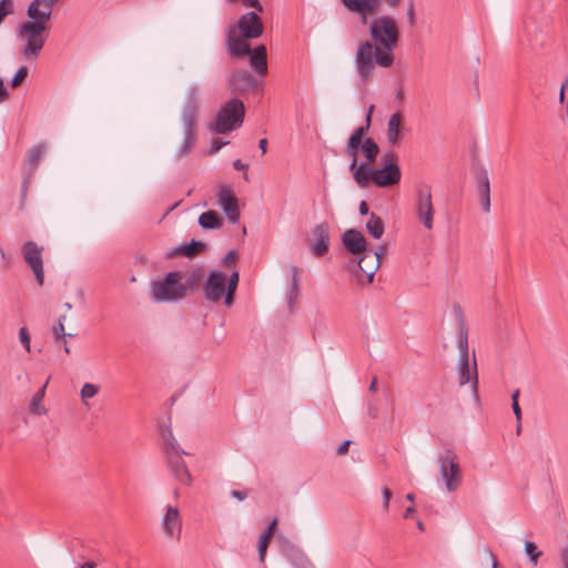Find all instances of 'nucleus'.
Masks as SVG:
<instances>
[{"instance_id":"3c124183","label":"nucleus","mask_w":568,"mask_h":568,"mask_svg":"<svg viewBox=\"0 0 568 568\" xmlns=\"http://www.w3.org/2000/svg\"><path fill=\"white\" fill-rule=\"evenodd\" d=\"M560 561L564 568H568V545L560 549Z\"/></svg>"},{"instance_id":"f8f14e48","label":"nucleus","mask_w":568,"mask_h":568,"mask_svg":"<svg viewBox=\"0 0 568 568\" xmlns=\"http://www.w3.org/2000/svg\"><path fill=\"white\" fill-rule=\"evenodd\" d=\"M217 203L220 207L223 210L227 220L232 224H236L240 221V209L237 203V197L235 196L232 189L227 185L220 187L216 193Z\"/></svg>"},{"instance_id":"e433bc0d","label":"nucleus","mask_w":568,"mask_h":568,"mask_svg":"<svg viewBox=\"0 0 568 568\" xmlns=\"http://www.w3.org/2000/svg\"><path fill=\"white\" fill-rule=\"evenodd\" d=\"M47 152V146L44 144H38L30 150L29 153V162L32 168H37L41 162L42 158Z\"/></svg>"},{"instance_id":"39448f33","label":"nucleus","mask_w":568,"mask_h":568,"mask_svg":"<svg viewBox=\"0 0 568 568\" xmlns=\"http://www.w3.org/2000/svg\"><path fill=\"white\" fill-rule=\"evenodd\" d=\"M382 164L381 169H374L368 165L365 171V183L356 185L361 189H366L371 183H374L378 187H388L399 183L402 172L398 164L394 162L393 152H387L382 156Z\"/></svg>"},{"instance_id":"f03ea898","label":"nucleus","mask_w":568,"mask_h":568,"mask_svg":"<svg viewBox=\"0 0 568 568\" xmlns=\"http://www.w3.org/2000/svg\"><path fill=\"white\" fill-rule=\"evenodd\" d=\"M240 281V273L233 270L229 275L220 270H212L207 273L202 284V293L211 303L224 300V305L231 307L234 303V294Z\"/></svg>"},{"instance_id":"4d7b16f0","label":"nucleus","mask_w":568,"mask_h":568,"mask_svg":"<svg viewBox=\"0 0 568 568\" xmlns=\"http://www.w3.org/2000/svg\"><path fill=\"white\" fill-rule=\"evenodd\" d=\"M511 407H513L514 414L516 416V419H517V422L519 424L520 420H521V409L519 407V404L518 403H513Z\"/></svg>"},{"instance_id":"4c0bfd02","label":"nucleus","mask_w":568,"mask_h":568,"mask_svg":"<svg viewBox=\"0 0 568 568\" xmlns=\"http://www.w3.org/2000/svg\"><path fill=\"white\" fill-rule=\"evenodd\" d=\"M457 347L459 351V357H464V355L465 357H469L467 332L463 327L457 335Z\"/></svg>"},{"instance_id":"423d86ee","label":"nucleus","mask_w":568,"mask_h":568,"mask_svg":"<svg viewBox=\"0 0 568 568\" xmlns=\"http://www.w3.org/2000/svg\"><path fill=\"white\" fill-rule=\"evenodd\" d=\"M437 463L446 491H456L463 483V470L457 454L452 448L445 449L438 455Z\"/></svg>"},{"instance_id":"79ce46f5","label":"nucleus","mask_w":568,"mask_h":568,"mask_svg":"<svg viewBox=\"0 0 568 568\" xmlns=\"http://www.w3.org/2000/svg\"><path fill=\"white\" fill-rule=\"evenodd\" d=\"M164 442L170 456H174L178 453H181L178 448V442L175 440L171 432L168 435H164Z\"/></svg>"},{"instance_id":"6e6d98bb","label":"nucleus","mask_w":568,"mask_h":568,"mask_svg":"<svg viewBox=\"0 0 568 568\" xmlns=\"http://www.w3.org/2000/svg\"><path fill=\"white\" fill-rule=\"evenodd\" d=\"M231 496L237 500H244L246 498V493L243 490H232Z\"/></svg>"},{"instance_id":"864d4df0","label":"nucleus","mask_w":568,"mask_h":568,"mask_svg":"<svg viewBox=\"0 0 568 568\" xmlns=\"http://www.w3.org/2000/svg\"><path fill=\"white\" fill-rule=\"evenodd\" d=\"M407 19L409 23L413 26L415 23V8L414 4L410 3L407 9Z\"/></svg>"},{"instance_id":"f704fd0d","label":"nucleus","mask_w":568,"mask_h":568,"mask_svg":"<svg viewBox=\"0 0 568 568\" xmlns=\"http://www.w3.org/2000/svg\"><path fill=\"white\" fill-rule=\"evenodd\" d=\"M373 105L369 106V110H368V113L366 115V126H359L357 128L353 134L349 136L348 139V142H352V143H355V144H363V139H364V135H365V132L366 130L369 128V123H371V114L373 112Z\"/></svg>"},{"instance_id":"a18cd8bd","label":"nucleus","mask_w":568,"mask_h":568,"mask_svg":"<svg viewBox=\"0 0 568 568\" xmlns=\"http://www.w3.org/2000/svg\"><path fill=\"white\" fill-rule=\"evenodd\" d=\"M27 75H28V68L24 65L20 67L11 80V85L13 88L19 87L22 83V81L27 78Z\"/></svg>"},{"instance_id":"8fccbe9b","label":"nucleus","mask_w":568,"mask_h":568,"mask_svg":"<svg viewBox=\"0 0 568 568\" xmlns=\"http://www.w3.org/2000/svg\"><path fill=\"white\" fill-rule=\"evenodd\" d=\"M243 4L247 8H254L256 12H263V7L260 0H242Z\"/></svg>"},{"instance_id":"338daca9","label":"nucleus","mask_w":568,"mask_h":568,"mask_svg":"<svg viewBox=\"0 0 568 568\" xmlns=\"http://www.w3.org/2000/svg\"><path fill=\"white\" fill-rule=\"evenodd\" d=\"M376 387H377V381L376 378H374L369 385V390L371 392H375L376 390Z\"/></svg>"},{"instance_id":"9d476101","label":"nucleus","mask_w":568,"mask_h":568,"mask_svg":"<svg viewBox=\"0 0 568 568\" xmlns=\"http://www.w3.org/2000/svg\"><path fill=\"white\" fill-rule=\"evenodd\" d=\"M183 521L176 506L166 505L161 518V529L168 538L180 540Z\"/></svg>"},{"instance_id":"5701e85b","label":"nucleus","mask_w":568,"mask_h":568,"mask_svg":"<svg viewBox=\"0 0 568 568\" xmlns=\"http://www.w3.org/2000/svg\"><path fill=\"white\" fill-rule=\"evenodd\" d=\"M477 193L479 196V204L485 213L490 212V182L487 172H481L479 175Z\"/></svg>"},{"instance_id":"6e6552de","label":"nucleus","mask_w":568,"mask_h":568,"mask_svg":"<svg viewBox=\"0 0 568 568\" xmlns=\"http://www.w3.org/2000/svg\"><path fill=\"white\" fill-rule=\"evenodd\" d=\"M413 211L416 220L423 226L432 231L434 227L435 207L433 204L432 187L426 183H419L414 189Z\"/></svg>"},{"instance_id":"0eeeda50","label":"nucleus","mask_w":568,"mask_h":568,"mask_svg":"<svg viewBox=\"0 0 568 568\" xmlns=\"http://www.w3.org/2000/svg\"><path fill=\"white\" fill-rule=\"evenodd\" d=\"M47 28L36 23L22 22L17 29V37L22 47L20 53L24 58H38L45 43Z\"/></svg>"},{"instance_id":"13d9d810","label":"nucleus","mask_w":568,"mask_h":568,"mask_svg":"<svg viewBox=\"0 0 568 568\" xmlns=\"http://www.w3.org/2000/svg\"><path fill=\"white\" fill-rule=\"evenodd\" d=\"M233 166L235 170H240V171H245L248 168V165L243 163L240 159H237L233 162Z\"/></svg>"},{"instance_id":"473e14b6","label":"nucleus","mask_w":568,"mask_h":568,"mask_svg":"<svg viewBox=\"0 0 568 568\" xmlns=\"http://www.w3.org/2000/svg\"><path fill=\"white\" fill-rule=\"evenodd\" d=\"M201 89L199 84H191L185 92L184 104L186 106H194L199 109Z\"/></svg>"},{"instance_id":"0e129e2a","label":"nucleus","mask_w":568,"mask_h":568,"mask_svg":"<svg viewBox=\"0 0 568 568\" xmlns=\"http://www.w3.org/2000/svg\"><path fill=\"white\" fill-rule=\"evenodd\" d=\"M488 554L493 561L491 568H498V561H497L496 556L493 554L491 550H488Z\"/></svg>"},{"instance_id":"a19ab883","label":"nucleus","mask_w":568,"mask_h":568,"mask_svg":"<svg viewBox=\"0 0 568 568\" xmlns=\"http://www.w3.org/2000/svg\"><path fill=\"white\" fill-rule=\"evenodd\" d=\"M525 551L526 555L530 558V560L537 565L539 557L541 556V551L537 549V546L532 541L525 542Z\"/></svg>"},{"instance_id":"7ed1b4c3","label":"nucleus","mask_w":568,"mask_h":568,"mask_svg":"<svg viewBox=\"0 0 568 568\" xmlns=\"http://www.w3.org/2000/svg\"><path fill=\"white\" fill-rule=\"evenodd\" d=\"M187 287L182 283V274L178 271L168 273L163 278L151 282L150 300L154 303H172L184 298Z\"/></svg>"},{"instance_id":"ea45409f","label":"nucleus","mask_w":568,"mask_h":568,"mask_svg":"<svg viewBox=\"0 0 568 568\" xmlns=\"http://www.w3.org/2000/svg\"><path fill=\"white\" fill-rule=\"evenodd\" d=\"M270 532H263L257 544L258 559L264 562L266 550L270 544Z\"/></svg>"},{"instance_id":"aec40b11","label":"nucleus","mask_w":568,"mask_h":568,"mask_svg":"<svg viewBox=\"0 0 568 568\" xmlns=\"http://www.w3.org/2000/svg\"><path fill=\"white\" fill-rule=\"evenodd\" d=\"M250 57V64L254 71L258 74L264 75L267 72V52L266 47L261 44L247 54Z\"/></svg>"},{"instance_id":"052dcab7","label":"nucleus","mask_w":568,"mask_h":568,"mask_svg":"<svg viewBox=\"0 0 568 568\" xmlns=\"http://www.w3.org/2000/svg\"><path fill=\"white\" fill-rule=\"evenodd\" d=\"M359 213L362 215H367L368 214V205L365 201H362L361 204H359Z\"/></svg>"},{"instance_id":"20e7f679","label":"nucleus","mask_w":568,"mask_h":568,"mask_svg":"<svg viewBox=\"0 0 568 568\" xmlns=\"http://www.w3.org/2000/svg\"><path fill=\"white\" fill-rule=\"evenodd\" d=\"M245 108L241 100L231 99L217 111L215 119L209 124L214 134H226L239 129L244 121Z\"/></svg>"},{"instance_id":"393cba45","label":"nucleus","mask_w":568,"mask_h":568,"mask_svg":"<svg viewBox=\"0 0 568 568\" xmlns=\"http://www.w3.org/2000/svg\"><path fill=\"white\" fill-rule=\"evenodd\" d=\"M316 241L312 247V252L316 256H323L328 251V234L324 225H320L315 231Z\"/></svg>"},{"instance_id":"72a5a7b5","label":"nucleus","mask_w":568,"mask_h":568,"mask_svg":"<svg viewBox=\"0 0 568 568\" xmlns=\"http://www.w3.org/2000/svg\"><path fill=\"white\" fill-rule=\"evenodd\" d=\"M205 248V244L201 241L192 240L189 244L176 248L178 253L185 256H194Z\"/></svg>"},{"instance_id":"49530a36","label":"nucleus","mask_w":568,"mask_h":568,"mask_svg":"<svg viewBox=\"0 0 568 568\" xmlns=\"http://www.w3.org/2000/svg\"><path fill=\"white\" fill-rule=\"evenodd\" d=\"M64 321L65 316L63 315L59 318L58 324L54 326L53 334L58 339L63 338L65 336Z\"/></svg>"},{"instance_id":"ddd939ff","label":"nucleus","mask_w":568,"mask_h":568,"mask_svg":"<svg viewBox=\"0 0 568 568\" xmlns=\"http://www.w3.org/2000/svg\"><path fill=\"white\" fill-rule=\"evenodd\" d=\"M237 28L244 39H256L264 30L263 22L255 11L244 13L239 19Z\"/></svg>"},{"instance_id":"de8ad7c7","label":"nucleus","mask_w":568,"mask_h":568,"mask_svg":"<svg viewBox=\"0 0 568 568\" xmlns=\"http://www.w3.org/2000/svg\"><path fill=\"white\" fill-rule=\"evenodd\" d=\"M382 495H383V509L387 511L389 508V501L392 499L393 493L389 488L384 487L382 489Z\"/></svg>"},{"instance_id":"9b49d317","label":"nucleus","mask_w":568,"mask_h":568,"mask_svg":"<svg viewBox=\"0 0 568 568\" xmlns=\"http://www.w3.org/2000/svg\"><path fill=\"white\" fill-rule=\"evenodd\" d=\"M457 373L459 385L463 386L470 383L473 395L477 397L478 372L476 358L474 357L470 362V357H459L457 363Z\"/></svg>"},{"instance_id":"cd10ccee","label":"nucleus","mask_w":568,"mask_h":568,"mask_svg":"<svg viewBox=\"0 0 568 568\" xmlns=\"http://www.w3.org/2000/svg\"><path fill=\"white\" fill-rule=\"evenodd\" d=\"M366 230L374 239H381L385 231L383 220L375 213H371L366 222Z\"/></svg>"},{"instance_id":"c85d7f7f","label":"nucleus","mask_w":568,"mask_h":568,"mask_svg":"<svg viewBox=\"0 0 568 568\" xmlns=\"http://www.w3.org/2000/svg\"><path fill=\"white\" fill-rule=\"evenodd\" d=\"M199 109L194 106L183 105L182 109V122L184 131L195 132L196 113Z\"/></svg>"},{"instance_id":"69168bd1","label":"nucleus","mask_w":568,"mask_h":568,"mask_svg":"<svg viewBox=\"0 0 568 568\" xmlns=\"http://www.w3.org/2000/svg\"><path fill=\"white\" fill-rule=\"evenodd\" d=\"M518 398H519V389H516L511 394V402L513 403H518Z\"/></svg>"},{"instance_id":"c9c22d12","label":"nucleus","mask_w":568,"mask_h":568,"mask_svg":"<svg viewBox=\"0 0 568 568\" xmlns=\"http://www.w3.org/2000/svg\"><path fill=\"white\" fill-rule=\"evenodd\" d=\"M195 141V132L184 131V138L181 146L179 148L176 155L179 159L184 158L192 149Z\"/></svg>"},{"instance_id":"2eb2a0df","label":"nucleus","mask_w":568,"mask_h":568,"mask_svg":"<svg viewBox=\"0 0 568 568\" xmlns=\"http://www.w3.org/2000/svg\"><path fill=\"white\" fill-rule=\"evenodd\" d=\"M52 9L48 7L42 0H33L27 10L30 20L27 23H36L38 26L48 27L51 19Z\"/></svg>"},{"instance_id":"b1692460","label":"nucleus","mask_w":568,"mask_h":568,"mask_svg":"<svg viewBox=\"0 0 568 568\" xmlns=\"http://www.w3.org/2000/svg\"><path fill=\"white\" fill-rule=\"evenodd\" d=\"M227 49L231 55L233 57H242L248 54L251 52V48L242 37L234 36L230 33L227 36Z\"/></svg>"},{"instance_id":"412c9836","label":"nucleus","mask_w":568,"mask_h":568,"mask_svg":"<svg viewBox=\"0 0 568 568\" xmlns=\"http://www.w3.org/2000/svg\"><path fill=\"white\" fill-rule=\"evenodd\" d=\"M402 122H403V115L399 112L393 113L387 121L386 135H387L388 143L392 146H396L400 143Z\"/></svg>"},{"instance_id":"1a4fd4ad","label":"nucleus","mask_w":568,"mask_h":568,"mask_svg":"<svg viewBox=\"0 0 568 568\" xmlns=\"http://www.w3.org/2000/svg\"><path fill=\"white\" fill-rule=\"evenodd\" d=\"M21 253L24 263L32 271L37 283L42 286L44 283L43 246L38 245L33 241H27L21 247Z\"/></svg>"},{"instance_id":"a211bd4d","label":"nucleus","mask_w":568,"mask_h":568,"mask_svg":"<svg viewBox=\"0 0 568 568\" xmlns=\"http://www.w3.org/2000/svg\"><path fill=\"white\" fill-rule=\"evenodd\" d=\"M344 247L352 254L358 255L366 252L367 242L362 232L351 229L342 236Z\"/></svg>"},{"instance_id":"a878e982","label":"nucleus","mask_w":568,"mask_h":568,"mask_svg":"<svg viewBox=\"0 0 568 568\" xmlns=\"http://www.w3.org/2000/svg\"><path fill=\"white\" fill-rule=\"evenodd\" d=\"M199 224L204 230H217L223 225V219L215 211H206L199 216Z\"/></svg>"},{"instance_id":"6ab92c4d","label":"nucleus","mask_w":568,"mask_h":568,"mask_svg":"<svg viewBox=\"0 0 568 568\" xmlns=\"http://www.w3.org/2000/svg\"><path fill=\"white\" fill-rule=\"evenodd\" d=\"M182 455H186V453L184 450H181V453H178L174 456H170V467L180 483L184 485H190L192 483V476L187 470L184 460L181 457Z\"/></svg>"},{"instance_id":"dca6fc26","label":"nucleus","mask_w":568,"mask_h":568,"mask_svg":"<svg viewBox=\"0 0 568 568\" xmlns=\"http://www.w3.org/2000/svg\"><path fill=\"white\" fill-rule=\"evenodd\" d=\"M386 246L382 245L373 254L365 253L358 261L359 268L367 275L368 282H372L375 272L379 267L381 258L386 253Z\"/></svg>"},{"instance_id":"5fc2aeb1","label":"nucleus","mask_w":568,"mask_h":568,"mask_svg":"<svg viewBox=\"0 0 568 568\" xmlns=\"http://www.w3.org/2000/svg\"><path fill=\"white\" fill-rule=\"evenodd\" d=\"M349 445L351 440H345L344 443H342L337 448V454L345 455L348 452Z\"/></svg>"},{"instance_id":"7c9ffc66","label":"nucleus","mask_w":568,"mask_h":568,"mask_svg":"<svg viewBox=\"0 0 568 568\" xmlns=\"http://www.w3.org/2000/svg\"><path fill=\"white\" fill-rule=\"evenodd\" d=\"M290 272H291V276H292V284H291L290 292L287 294V301H288L290 307H292L293 303L296 301L297 295H298V282H300L298 267L296 265H291Z\"/></svg>"},{"instance_id":"bf43d9fd","label":"nucleus","mask_w":568,"mask_h":568,"mask_svg":"<svg viewBox=\"0 0 568 568\" xmlns=\"http://www.w3.org/2000/svg\"><path fill=\"white\" fill-rule=\"evenodd\" d=\"M277 525V519H273L268 526V528L264 532H270V539L273 537L275 528Z\"/></svg>"},{"instance_id":"09e8293b","label":"nucleus","mask_w":568,"mask_h":568,"mask_svg":"<svg viewBox=\"0 0 568 568\" xmlns=\"http://www.w3.org/2000/svg\"><path fill=\"white\" fill-rule=\"evenodd\" d=\"M227 143H229L227 141H223L220 139L213 140V142L211 144V149H210V154L217 153Z\"/></svg>"},{"instance_id":"4468645a","label":"nucleus","mask_w":568,"mask_h":568,"mask_svg":"<svg viewBox=\"0 0 568 568\" xmlns=\"http://www.w3.org/2000/svg\"><path fill=\"white\" fill-rule=\"evenodd\" d=\"M361 145L347 142L346 154L351 158L349 171L356 184H363L366 181V168L368 163H358Z\"/></svg>"},{"instance_id":"37998d69","label":"nucleus","mask_w":568,"mask_h":568,"mask_svg":"<svg viewBox=\"0 0 568 568\" xmlns=\"http://www.w3.org/2000/svg\"><path fill=\"white\" fill-rule=\"evenodd\" d=\"M237 258V253L234 250H231L221 260V265L225 267H234L236 265Z\"/></svg>"},{"instance_id":"f3484780","label":"nucleus","mask_w":568,"mask_h":568,"mask_svg":"<svg viewBox=\"0 0 568 568\" xmlns=\"http://www.w3.org/2000/svg\"><path fill=\"white\" fill-rule=\"evenodd\" d=\"M386 246L382 245L373 254L365 253L358 261L359 268L367 275L368 282H372L375 272L379 267L381 258L386 253Z\"/></svg>"},{"instance_id":"603ef678","label":"nucleus","mask_w":568,"mask_h":568,"mask_svg":"<svg viewBox=\"0 0 568 568\" xmlns=\"http://www.w3.org/2000/svg\"><path fill=\"white\" fill-rule=\"evenodd\" d=\"M9 98V93L7 89L4 88L3 81L0 78V103L4 102Z\"/></svg>"},{"instance_id":"2f4dec72","label":"nucleus","mask_w":568,"mask_h":568,"mask_svg":"<svg viewBox=\"0 0 568 568\" xmlns=\"http://www.w3.org/2000/svg\"><path fill=\"white\" fill-rule=\"evenodd\" d=\"M201 89L199 84H191L185 92L184 104L186 106H194L199 109Z\"/></svg>"},{"instance_id":"c756f323","label":"nucleus","mask_w":568,"mask_h":568,"mask_svg":"<svg viewBox=\"0 0 568 568\" xmlns=\"http://www.w3.org/2000/svg\"><path fill=\"white\" fill-rule=\"evenodd\" d=\"M49 381L45 382V384L41 387L39 392H37L31 399L30 403V412L36 415H44L47 413L45 407L42 404V399L44 397L45 388Z\"/></svg>"},{"instance_id":"4be33fe9","label":"nucleus","mask_w":568,"mask_h":568,"mask_svg":"<svg viewBox=\"0 0 568 568\" xmlns=\"http://www.w3.org/2000/svg\"><path fill=\"white\" fill-rule=\"evenodd\" d=\"M230 83L236 91H248L256 87V80L247 71H236L231 75Z\"/></svg>"},{"instance_id":"bb28decb","label":"nucleus","mask_w":568,"mask_h":568,"mask_svg":"<svg viewBox=\"0 0 568 568\" xmlns=\"http://www.w3.org/2000/svg\"><path fill=\"white\" fill-rule=\"evenodd\" d=\"M359 152L363 153L366 160L364 163H368L369 166H373V163L378 156L379 146L372 138H367L364 140L363 144H361Z\"/></svg>"},{"instance_id":"58836bf2","label":"nucleus","mask_w":568,"mask_h":568,"mask_svg":"<svg viewBox=\"0 0 568 568\" xmlns=\"http://www.w3.org/2000/svg\"><path fill=\"white\" fill-rule=\"evenodd\" d=\"M99 392H100V386L99 385H95V384H92V383H85L82 386V388H81L80 396H81L82 400L84 402V404L87 406H89L87 400L90 399V398H93L94 396H97V394Z\"/></svg>"},{"instance_id":"f257e3e1","label":"nucleus","mask_w":568,"mask_h":568,"mask_svg":"<svg viewBox=\"0 0 568 568\" xmlns=\"http://www.w3.org/2000/svg\"><path fill=\"white\" fill-rule=\"evenodd\" d=\"M343 6L353 13L358 14L361 23L368 26L371 40L357 45L355 53V69L361 82H366L375 64L389 68L394 63V50L399 41V28L396 19L390 14H377L378 0H341Z\"/></svg>"},{"instance_id":"774afa93","label":"nucleus","mask_w":568,"mask_h":568,"mask_svg":"<svg viewBox=\"0 0 568 568\" xmlns=\"http://www.w3.org/2000/svg\"><path fill=\"white\" fill-rule=\"evenodd\" d=\"M78 568H94V565L92 562H84L80 565Z\"/></svg>"},{"instance_id":"c03bdc74","label":"nucleus","mask_w":568,"mask_h":568,"mask_svg":"<svg viewBox=\"0 0 568 568\" xmlns=\"http://www.w3.org/2000/svg\"><path fill=\"white\" fill-rule=\"evenodd\" d=\"M19 341L22 344V346L24 347V349L28 353H30V351H31V337H30V334H29V332H28V329L26 327H21L19 329Z\"/></svg>"},{"instance_id":"e2e57ef3","label":"nucleus","mask_w":568,"mask_h":568,"mask_svg":"<svg viewBox=\"0 0 568 568\" xmlns=\"http://www.w3.org/2000/svg\"><path fill=\"white\" fill-rule=\"evenodd\" d=\"M416 509L414 506H409L405 509V513H404V517L405 518H410L413 517V515L415 514Z\"/></svg>"},{"instance_id":"680f3d73","label":"nucleus","mask_w":568,"mask_h":568,"mask_svg":"<svg viewBox=\"0 0 568 568\" xmlns=\"http://www.w3.org/2000/svg\"><path fill=\"white\" fill-rule=\"evenodd\" d=\"M258 148L262 152V154H265L266 153V148H267V140L266 139H261L260 142H258Z\"/></svg>"}]
</instances>
